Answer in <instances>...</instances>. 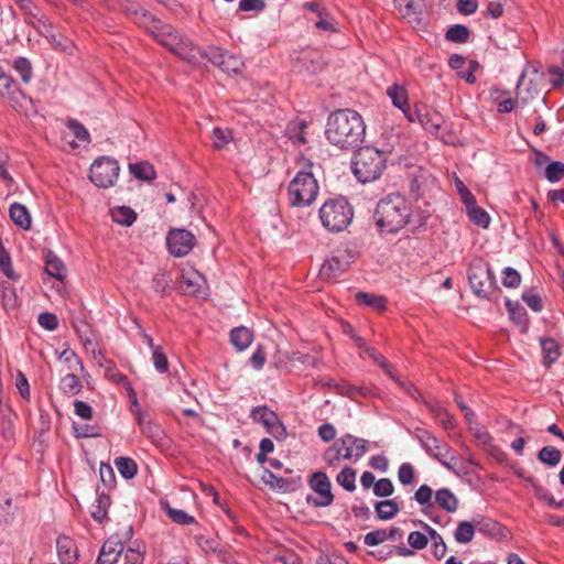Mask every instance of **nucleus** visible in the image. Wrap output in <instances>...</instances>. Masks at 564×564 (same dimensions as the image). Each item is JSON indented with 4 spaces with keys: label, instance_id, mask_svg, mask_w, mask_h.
Here are the masks:
<instances>
[{
    "label": "nucleus",
    "instance_id": "1",
    "mask_svg": "<svg viewBox=\"0 0 564 564\" xmlns=\"http://www.w3.org/2000/svg\"><path fill=\"white\" fill-rule=\"evenodd\" d=\"M366 124L362 117L352 109H338L326 121L327 141L340 150H356L365 140Z\"/></svg>",
    "mask_w": 564,
    "mask_h": 564
},
{
    "label": "nucleus",
    "instance_id": "2",
    "mask_svg": "<svg viewBox=\"0 0 564 564\" xmlns=\"http://www.w3.org/2000/svg\"><path fill=\"white\" fill-rule=\"evenodd\" d=\"M412 217V209L406 198L399 193L382 197L373 213L375 224L380 234H397Z\"/></svg>",
    "mask_w": 564,
    "mask_h": 564
},
{
    "label": "nucleus",
    "instance_id": "3",
    "mask_svg": "<svg viewBox=\"0 0 564 564\" xmlns=\"http://www.w3.org/2000/svg\"><path fill=\"white\" fill-rule=\"evenodd\" d=\"M388 154L375 147H358L351 161L356 178L364 184L378 180L387 167Z\"/></svg>",
    "mask_w": 564,
    "mask_h": 564
},
{
    "label": "nucleus",
    "instance_id": "4",
    "mask_svg": "<svg viewBox=\"0 0 564 564\" xmlns=\"http://www.w3.org/2000/svg\"><path fill=\"white\" fill-rule=\"evenodd\" d=\"M467 278L473 293L480 299L490 300L499 289L494 271L482 258L470 261Z\"/></svg>",
    "mask_w": 564,
    "mask_h": 564
},
{
    "label": "nucleus",
    "instance_id": "5",
    "mask_svg": "<svg viewBox=\"0 0 564 564\" xmlns=\"http://www.w3.org/2000/svg\"><path fill=\"white\" fill-rule=\"evenodd\" d=\"M352 217V207L344 197L328 199L319 208V219L323 226L332 232H339L346 229L351 223Z\"/></svg>",
    "mask_w": 564,
    "mask_h": 564
},
{
    "label": "nucleus",
    "instance_id": "6",
    "mask_svg": "<svg viewBox=\"0 0 564 564\" xmlns=\"http://www.w3.org/2000/svg\"><path fill=\"white\" fill-rule=\"evenodd\" d=\"M319 186L313 173L301 170L288 186V196L291 206L308 207L318 195Z\"/></svg>",
    "mask_w": 564,
    "mask_h": 564
},
{
    "label": "nucleus",
    "instance_id": "7",
    "mask_svg": "<svg viewBox=\"0 0 564 564\" xmlns=\"http://www.w3.org/2000/svg\"><path fill=\"white\" fill-rule=\"evenodd\" d=\"M357 256L358 252L354 247L348 245L339 246L322 264L319 270L321 278L330 280L339 276L349 269Z\"/></svg>",
    "mask_w": 564,
    "mask_h": 564
},
{
    "label": "nucleus",
    "instance_id": "8",
    "mask_svg": "<svg viewBox=\"0 0 564 564\" xmlns=\"http://www.w3.org/2000/svg\"><path fill=\"white\" fill-rule=\"evenodd\" d=\"M120 166L117 160L110 156L96 159L89 170V180L100 188L113 186L118 180Z\"/></svg>",
    "mask_w": 564,
    "mask_h": 564
},
{
    "label": "nucleus",
    "instance_id": "9",
    "mask_svg": "<svg viewBox=\"0 0 564 564\" xmlns=\"http://www.w3.org/2000/svg\"><path fill=\"white\" fill-rule=\"evenodd\" d=\"M413 436L429 456L434 457L447 469L453 470L452 465L445 460V457L451 453V446L447 443L421 427L414 430Z\"/></svg>",
    "mask_w": 564,
    "mask_h": 564
},
{
    "label": "nucleus",
    "instance_id": "10",
    "mask_svg": "<svg viewBox=\"0 0 564 564\" xmlns=\"http://www.w3.org/2000/svg\"><path fill=\"white\" fill-rule=\"evenodd\" d=\"M310 487L317 495L312 496L308 495L306 497V502L315 508L328 507L334 501V496L332 494V484L324 471H315L308 481Z\"/></svg>",
    "mask_w": 564,
    "mask_h": 564
},
{
    "label": "nucleus",
    "instance_id": "11",
    "mask_svg": "<svg viewBox=\"0 0 564 564\" xmlns=\"http://www.w3.org/2000/svg\"><path fill=\"white\" fill-rule=\"evenodd\" d=\"M204 56L219 69L227 74H239L243 66L242 61L229 53L226 50H223L218 46H209L205 52Z\"/></svg>",
    "mask_w": 564,
    "mask_h": 564
},
{
    "label": "nucleus",
    "instance_id": "12",
    "mask_svg": "<svg viewBox=\"0 0 564 564\" xmlns=\"http://www.w3.org/2000/svg\"><path fill=\"white\" fill-rule=\"evenodd\" d=\"M134 14L139 17V22L161 45L165 42L166 37L176 31L172 25L162 22L142 8L135 10Z\"/></svg>",
    "mask_w": 564,
    "mask_h": 564
},
{
    "label": "nucleus",
    "instance_id": "13",
    "mask_svg": "<svg viewBox=\"0 0 564 564\" xmlns=\"http://www.w3.org/2000/svg\"><path fill=\"white\" fill-rule=\"evenodd\" d=\"M195 241V236L186 229H172L166 236L169 251L177 258L188 254Z\"/></svg>",
    "mask_w": 564,
    "mask_h": 564
},
{
    "label": "nucleus",
    "instance_id": "14",
    "mask_svg": "<svg viewBox=\"0 0 564 564\" xmlns=\"http://www.w3.org/2000/svg\"><path fill=\"white\" fill-rule=\"evenodd\" d=\"M250 417L254 423L262 424L267 432L274 437L282 436L285 433V427L276 413L270 410L267 405L253 408L250 412Z\"/></svg>",
    "mask_w": 564,
    "mask_h": 564
},
{
    "label": "nucleus",
    "instance_id": "15",
    "mask_svg": "<svg viewBox=\"0 0 564 564\" xmlns=\"http://www.w3.org/2000/svg\"><path fill=\"white\" fill-rule=\"evenodd\" d=\"M294 62L300 72H305L310 75L317 74L326 65L323 53L315 48L301 51L294 58Z\"/></svg>",
    "mask_w": 564,
    "mask_h": 564
},
{
    "label": "nucleus",
    "instance_id": "16",
    "mask_svg": "<svg viewBox=\"0 0 564 564\" xmlns=\"http://www.w3.org/2000/svg\"><path fill=\"white\" fill-rule=\"evenodd\" d=\"M341 448L343 459L358 462L368 451V441L356 437L351 434H345L337 441Z\"/></svg>",
    "mask_w": 564,
    "mask_h": 564
},
{
    "label": "nucleus",
    "instance_id": "17",
    "mask_svg": "<svg viewBox=\"0 0 564 564\" xmlns=\"http://www.w3.org/2000/svg\"><path fill=\"white\" fill-rule=\"evenodd\" d=\"M162 45L175 55L180 56L182 59L192 62L196 58L195 48L192 42L188 39L182 37L177 31L166 37Z\"/></svg>",
    "mask_w": 564,
    "mask_h": 564
},
{
    "label": "nucleus",
    "instance_id": "18",
    "mask_svg": "<svg viewBox=\"0 0 564 564\" xmlns=\"http://www.w3.org/2000/svg\"><path fill=\"white\" fill-rule=\"evenodd\" d=\"M162 45L175 55L180 56L182 59L192 62L196 58L195 48L192 42L188 39L182 37L177 31L166 37Z\"/></svg>",
    "mask_w": 564,
    "mask_h": 564
},
{
    "label": "nucleus",
    "instance_id": "19",
    "mask_svg": "<svg viewBox=\"0 0 564 564\" xmlns=\"http://www.w3.org/2000/svg\"><path fill=\"white\" fill-rule=\"evenodd\" d=\"M124 546L122 541L117 536H110L101 546L97 558L98 564H115L122 555Z\"/></svg>",
    "mask_w": 564,
    "mask_h": 564
},
{
    "label": "nucleus",
    "instance_id": "20",
    "mask_svg": "<svg viewBox=\"0 0 564 564\" xmlns=\"http://www.w3.org/2000/svg\"><path fill=\"white\" fill-rule=\"evenodd\" d=\"M56 550L61 564H77V547L70 538L66 535L58 536Z\"/></svg>",
    "mask_w": 564,
    "mask_h": 564
},
{
    "label": "nucleus",
    "instance_id": "21",
    "mask_svg": "<svg viewBox=\"0 0 564 564\" xmlns=\"http://www.w3.org/2000/svg\"><path fill=\"white\" fill-rule=\"evenodd\" d=\"M416 118L417 122L429 132H437L443 121L440 112L426 107L417 108Z\"/></svg>",
    "mask_w": 564,
    "mask_h": 564
},
{
    "label": "nucleus",
    "instance_id": "22",
    "mask_svg": "<svg viewBox=\"0 0 564 564\" xmlns=\"http://www.w3.org/2000/svg\"><path fill=\"white\" fill-rule=\"evenodd\" d=\"M540 346L542 349L543 360L542 364L546 368L551 367L561 356V350L557 341L551 337L540 338Z\"/></svg>",
    "mask_w": 564,
    "mask_h": 564
},
{
    "label": "nucleus",
    "instance_id": "23",
    "mask_svg": "<svg viewBox=\"0 0 564 564\" xmlns=\"http://www.w3.org/2000/svg\"><path fill=\"white\" fill-rule=\"evenodd\" d=\"M506 306L510 316V319L521 328V332H525L529 326V317L525 308L518 302L506 300Z\"/></svg>",
    "mask_w": 564,
    "mask_h": 564
},
{
    "label": "nucleus",
    "instance_id": "24",
    "mask_svg": "<svg viewBox=\"0 0 564 564\" xmlns=\"http://www.w3.org/2000/svg\"><path fill=\"white\" fill-rule=\"evenodd\" d=\"M229 338L230 343L238 351H243L251 345L253 340V334L249 328L239 326L231 329Z\"/></svg>",
    "mask_w": 564,
    "mask_h": 564
},
{
    "label": "nucleus",
    "instance_id": "25",
    "mask_svg": "<svg viewBox=\"0 0 564 564\" xmlns=\"http://www.w3.org/2000/svg\"><path fill=\"white\" fill-rule=\"evenodd\" d=\"M465 207L467 216L473 224L481 228L489 227L490 216L485 209L477 205L476 199H473L471 202L467 203Z\"/></svg>",
    "mask_w": 564,
    "mask_h": 564
},
{
    "label": "nucleus",
    "instance_id": "26",
    "mask_svg": "<svg viewBox=\"0 0 564 564\" xmlns=\"http://www.w3.org/2000/svg\"><path fill=\"white\" fill-rule=\"evenodd\" d=\"M424 405L429 409L434 419L440 422L444 430L451 431L456 427L455 417L446 409L440 406L438 404L430 403L427 401L425 402Z\"/></svg>",
    "mask_w": 564,
    "mask_h": 564
},
{
    "label": "nucleus",
    "instance_id": "27",
    "mask_svg": "<svg viewBox=\"0 0 564 564\" xmlns=\"http://www.w3.org/2000/svg\"><path fill=\"white\" fill-rule=\"evenodd\" d=\"M436 505L446 512L453 513L458 509V499L448 488H441L435 492Z\"/></svg>",
    "mask_w": 564,
    "mask_h": 564
},
{
    "label": "nucleus",
    "instance_id": "28",
    "mask_svg": "<svg viewBox=\"0 0 564 564\" xmlns=\"http://www.w3.org/2000/svg\"><path fill=\"white\" fill-rule=\"evenodd\" d=\"M262 479L267 485L273 489L281 491H292L296 488L297 482L293 479H288L274 475L272 471L265 469Z\"/></svg>",
    "mask_w": 564,
    "mask_h": 564
},
{
    "label": "nucleus",
    "instance_id": "29",
    "mask_svg": "<svg viewBox=\"0 0 564 564\" xmlns=\"http://www.w3.org/2000/svg\"><path fill=\"white\" fill-rule=\"evenodd\" d=\"M9 215L11 220L22 229H30L31 227V216L28 208L20 204L13 203L9 208Z\"/></svg>",
    "mask_w": 564,
    "mask_h": 564
},
{
    "label": "nucleus",
    "instance_id": "30",
    "mask_svg": "<svg viewBox=\"0 0 564 564\" xmlns=\"http://www.w3.org/2000/svg\"><path fill=\"white\" fill-rule=\"evenodd\" d=\"M141 432L147 436L153 444L158 446H165L167 437L162 427L154 423L152 420L143 424Z\"/></svg>",
    "mask_w": 564,
    "mask_h": 564
},
{
    "label": "nucleus",
    "instance_id": "31",
    "mask_svg": "<svg viewBox=\"0 0 564 564\" xmlns=\"http://www.w3.org/2000/svg\"><path fill=\"white\" fill-rule=\"evenodd\" d=\"M45 272L55 278L56 280L62 281L66 275V268L63 261L55 256L52 251L46 254L45 261Z\"/></svg>",
    "mask_w": 564,
    "mask_h": 564
},
{
    "label": "nucleus",
    "instance_id": "32",
    "mask_svg": "<svg viewBox=\"0 0 564 564\" xmlns=\"http://www.w3.org/2000/svg\"><path fill=\"white\" fill-rule=\"evenodd\" d=\"M387 95L392 101V105L400 110H404V108L409 105V96L408 90L404 86L399 84H393L388 87Z\"/></svg>",
    "mask_w": 564,
    "mask_h": 564
},
{
    "label": "nucleus",
    "instance_id": "33",
    "mask_svg": "<svg viewBox=\"0 0 564 564\" xmlns=\"http://www.w3.org/2000/svg\"><path fill=\"white\" fill-rule=\"evenodd\" d=\"M15 94L26 98L23 90L17 87L13 77L2 69L0 76V95L8 96L11 100H13Z\"/></svg>",
    "mask_w": 564,
    "mask_h": 564
},
{
    "label": "nucleus",
    "instance_id": "34",
    "mask_svg": "<svg viewBox=\"0 0 564 564\" xmlns=\"http://www.w3.org/2000/svg\"><path fill=\"white\" fill-rule=\"evenodd\" d=\"M399 510V505L392 499L378 501L375 506V511L380 520L393 519Z\"/></svg>",
    "mask_w": 564,
    "mask_h": 564
},
{
    "label": "nucleus",
    "instance_id": "35",
    "mask_svg": "<svg viewBox=\"0 0 564 564\" xmlns=\"http://www.w3.org/2000/svg\"><path fill=\"white\" fill-rule=\"evenodd\" d=\"M130 173L138 180L150 182L155 178L154 167L148 162L129 164Z\"/></svg>",
    "mask_w": 564,
    "mask_h": 564
},
{
    "label": "nucleus",
    "instance_id": "36",
    "mask_svg": "<svg viewBox=\"0 0 564 564\" xmlns=\"http://www.w3.org/2000/svg\"><path fill=\"white\" fill-rule=\"evenodd\" d=\"M113 463L120 475L126 479L133 478L138 473V465L130 457H117Z\"/></svg>",
    "mask_w": 564,
    "mask_h": 564
},
{
    "label": "nucleus",
    "instance_id": "37",
    "mask_svg": "<svg viewBox=\"0 0 564 564\" xmlns=\"http://www.w3.org/2000/svg\"><path fill=\"white\" fill-rule=\"evenodd\" d=\"M475 531V525L471 522L462 521L455 529V541L460 544H467L474 539Z\"/></svg>",
    "mask_w": 564,
    "mask_h": 564
},
{
    "label": "nucleus",
    "instance_id": "38",
    "mask_svg": "<svg viewBox=\"0 0 564 564\" xmlns=\"http://www.w3.org/2000/svg\"><path fill=\"white\" fill-rule=\"evenodd\" d=\"M13 69L20 75L21 80L29 84L33 78V67L31 62L23 56H19L13 61Z\"/></svg>",
    "mask_w": 564,
    "mask_h": 564
},
{
    "label": "nucleus",
    "instance_id": "39",
    "mask_svg": "<svg viewBox=\"0 0 564 564\" xmlns=\"http://www.w3.org/2000/svg\"><path fill=\"white\" fill-rule=\"evenodd\" d=\"M469 36V29L463 24L451 25L445 33V39L453 43H466Z\"/></svg>",
    "mask_w": 564,
    "mask_h": 564
},
{
    "label": "nucleus",
    "instance_id": "40",
    "mask_svg": "<svg viewBox=\"0 0 564 564\" xmlns=\"http://www.w3.org/2000/svg\"><path fill=\"white\" fill-rule=\"evenodd\" d=\"M561 452L554 446H544L538 453V458L543 464L555 467L561 462Z\"/></svg>",
    "mask_w": 564,
    "mask_h": 564
},
{
    "label": "nucleus",
    "instance_id": "41",
    "mask_svg": "<svg viewBox=\"0 0 564 564\" xmlns=\"http://www.w3.org/2000/svg\"><path fill=\"white\" fill-rule=\"evenodd\" d=\"M336 481L345 490L352 492L356 489V470L346 466L337 475Z\"/></svg>",
    "mask_w": 564,
    "mask_h": 564
},
{
    "label": "nucleus",
    "instance_id": "42",
    "mask_svg": "<svg viewBox=\"0 0 564 564\" xmlns=\"http://www.w3.org/2000/svg\"><path fill=\"white\" fill-rule=\"evenodd\" d=\"M356 301L358 304L373 307L378 311H382L386 307V301L382 296H377L366 292H358L356 294Z\"/></svg>",
    "mask_w": 564,
    "mask_h": 564
},
{
    "label": "nucleus",
    "instance_id": "43",
    "mask_svg": "<svg viewBox=\"0 0 564 564\" xmlns=\"http://www.w3.org/2000/svg\"><path fill=\"white\" fill-rule=\"evenodd\" d=\"M82 382L75 373H67L61 380V390L69 395H76L82 391Z\"/></svg>",
    "mask_w": 564,
    "mask_h": 564
},
{
    "label": "nucleus",
    "instance_id": "44",
    "mask_svg": "<svg viewBox=\"0 0 564 564\" xmlns=\"http://www.w3.org/2000/svg\"><path fill=\"white\" fill-rule=\"evenodd\" d=\"M52 47L55 50H58L61 52H64L68 55L73 54L74 52V43L68 37L63 36L62 34H55L52 33L46 36Z\"/></svg>",
    "mask_w": 564,
    "mask_h": 564
},
{
    "label": "nucleus",
    "instance_id": "45",
    "mask_svg": "<svg viewBox=\"0 0 564 564\" xmlns=\"http://www.w3.org/2000/svg\"><path fill=\"white\" fill-rule=\"evenodd\" d=\"M109 506V497L105 494L98 495L95 503L93 505L91 517L98 522H102L107 517V509Z\"/></svg>",
    "mask_w": 564,
    "mask_h": 564
},
{
    "label": "nucleus",
    "instance_id": "46",
    "mask_svg": "<svg viewBox=\"0 0 564 564\" xmlns=\"http://www.w3.org/2000/svg\"><path fill=\"white\" fill-rule=\"evenodd\" d=\"M112 218L120 225L131 226L137 219V214L128 206H120L112 213Z\"/></svg>",
    "mask_w": 564,
    "mask_h": 564
},
{
    "label": "nucleus",
    "instance_id": "47",
    "mask_svg": "<svg viewBox=\"0 0 564 564\" xmlns=\"http://www.w3.org/2000/svg\"><path fill=\"white\" fill-rule=\"evenodd\" d=\"M164 510H165L166 514L169 516V518L177 524L189 525V524H193L196 522L195 518L193 516L188 514L187 512H185L184 510L174 509V508L170 507L169 505H166Z\"/></svg>",
    "mask_w": 564,
    "mask_h": 564
},
{
    "label": "nucleus",
    "instance_id": "48",
    "mask_svg": "<svg viewBox=\"0 0 564 564\" xmlns=\"http://www.w3.org/2000/svg\"><path fill=\"white\" fill-rule=\"evenodd\" d=\"M545 178L551 183H556L564 177V163L553 161L545 169Z\"/></svg>",
    "mask_w": 564,
    "mask_h": 564
},
{
    "label": "nucleus",
    "instance_id": "49",
    "mask_svg": "<svg viewBox=\"0 0 564 564\" xmlns=\"http://www.w3.org/2000/svg\"><path fill=\"white\" fill-rule=\"evenodd\" d=\"M521 284L520 273L511 268L507 267L502 270V285L508 289H516Z\"/></svg>",
    "mask_w": 564,
    "mask_h": 564
},
{
    "label": "nucleus",
    "instance_id": "50",
    "mask_svg": "<svg viewBox=\"0 0 564 564\" xmlns=\"http://www.w3.org/2000/svg\"><path fill=\"white\" fill-rule=\"evenodd\" d=\"M67 128L79 142L88 143L90 141L88 130L79 121L75 119L68 120Z\"/></svg>",
    "mask_w": 564,
    "mask_h": 564
},
{
    "label": "nucleus",
    "instance_id": "51",
    "mask_svg": "<svg viewBox=\"0 0 564 564\" xmlns=\"http://www.w3.org/2000/svg\"><path fill=\"white\" fill-rule=\"evenodd\" d=\"M433 489L429 485H421L414 492L415 501L421 506L432 507Z\"/></svg>",
    "mask_w": 564,
    "mask_h": 564
},
{
    "label": "nucleus",
    "instance_id": "52",
    "mask_svg": "<svg viewBox=\"0 0 564 564\" xmlns=\"http://www.w3.org/2000/svg\"><path fill=\"white\" fill-rule=\"evenodd\" d=\"M523 302L534 312L539 313L543 310L542 297L533 290H528L522 293Z\"/></svg>",
    "mask_w": 564,
    "mask_h": 564
},
{
    "label": "nucleus",
    "instance_id": "53",
    "mask_svg": "<svg viewBox=\"0 0 564 564\" xmlns=\"http://www.w3.org/2000/svg\"><path fill=\"white\" fill-rule=\"evenodd\" d=\"M152 361L159 373H166L169 371V360L161 347L152 351Z\"/></svg>",
    "mask_w": 564,
    "mask_h": 564
},
{
    "label": "nucleus",
    "instance_id": "54",
    "mask_svg": "<svg viewBox=\"0 0 564 564\" xmlns=\"http://www.w3.org/2000/svg\"><path fill=\"white\" fill-rule=\"evenodd\" d=\"M394 491V486L389 478L379 479L373 487V495L377 497H390Z\"/></svg>",
    "mask_w": 564,
    "mask_h": 564
},
{
    "label": "nucleus",
    "instance_id": "55",
    "mask_svg": "<svg viewBox=\"0 0 564 564\" xmlns=\"http://www.w3.org/2000/svg\"><path fill=\"white\" fill-rule=\"evenodd\" d=\"M171 282V278L165 272H158L153 275L152 279V288L160 295H164L169 284Z\"/></svg>",
    "mask_w": 564,
    "mask_h": 564
},
{
    "label": "nucleus",
    "instance_id": "56",
    "mask_svg": "<svg viewBox=\"0 0 564 564\" xmlns=\"http://www.w3.org/2000/svg\"><path fill=\"white\" fill-rule=\"evenodd\" d=\"M0 271L9 279L15 280L10 253L6 249L0 250Z\"/></svg>",
    "mask_w": 564,
    "mask_h": 564
},
{
    "label": "nucleus",
    "instance_id": "57",
    "mask_svg": "<svg viewBox=\"0 0 564 564\" xmlns=\"http://www.w3.org/2000/svg\"><path fill=\"white\" fill-rule=\"evenodd\" d=\"M213 147L217 150L224 149L231 140L229 131H225L220 128L213 129Z\"/></svg>",
    "mask_w": 564,
    "mask_h": 564
},
{
    "label": "nucleus",
    "instance_id": "58",
    "mask_svg": "<svg viewBox=\"0 0 564 564\" xmlns=\"http://www.w3.org/2000/svg\"><path fill=\"white\" fill-rule=\"evenodd\" d=\"M474 525L475 530L488 535H496L500 530V524L491 519H482Z\"/></svg>",
    "mask_w": 564,
    "mask_h": 564
},
{
    "label": "nucleus",
    "instance_id": "59",
    "mask_svg": "<svg viewBox=\"0 0 564 564\" xmlns=\"http://www.w3.org/2000/svg\"><path fill=\"white\" fill-rule=\"evenodd\" d=\"M399 481L406 486L414 482V468L410 463H403L398 469Z\"/></svg>",
    "mask_w": 564,
    "mask_h": 564
},
{
    "label": "nucleus",
    "instance_id": "60",
    "mask_svg": "<svg viewBox=\"0 0 564 564\" xmlns=\"http://www.w3.org/2000/svg\"><path fill=\"white\" fill-rule=\"evenodd\" d=\"M408 543L413 550H423L429 543V538L423 532L413 531L408 536Z\"/></svg>",
    "mask_w": 564,
    "mask_h": 564
},
{
    "label": "nucleus",
    "instance_id": "61",
    "mask_svg": "<svg viewBox=\"0 0 564 564\" xmlns=\"http://www.w3.org/2000/svg\"><path fill=\"white\" fill-rule=\"evenodd\" d=\"M99 476L101 482L108 487H113L116 482V476L112 467L109 464L101 463L99 467Z\"/></svg>",
    "mask_w": 564,
    "mask_h": 564
},
{
    "label": "nucleus",
    "instance_id": "62",
    "mask_svg": "<svg viewBox=\"0 0 564 564\" xmlns=\"http://www.w3.org/2000/svg\"><path fill=\"white\" fill-rule=\"evenodd\" d=\"M37 322L40 326L46 330H55L58 326V319L56 315L50 312H42L37 316Z\"/></svg>",
    "mask_w": 564,
    "mask_h": 564
},
{
    "label": "nucleus",
    "instance_id": "63",
    "mask_svg": "<svg viewBox=\"0 0 564 564\" xmlns=\"http://www.w3.org/2000/svg\"><path fill=\"white\" fill-rule=\"evenodd\" d=\"M323 458L328 466H330V467L337 466L339 459L343 458L341 457V448L339 447V445H337V442L332 447H328L325 451Z\"/></svg>",
    "mask_w": 564,
    "mask_h": 564
},
{
    "label": "nucleus",
    "instance_id": "64",
    "mask_svg": "<svg viewBox=\"0 0 564 564\" xmlns=\"http://www.w3.org/2000/svg\"><path fill=\"white\" fill-rule=\"evenodd\" d=\"M143 552L139 547L129 546L123 553V564H142Z\"/></svg>",
    "mask_w": 564,
    "mask_h": 564
}]
</instances>
